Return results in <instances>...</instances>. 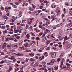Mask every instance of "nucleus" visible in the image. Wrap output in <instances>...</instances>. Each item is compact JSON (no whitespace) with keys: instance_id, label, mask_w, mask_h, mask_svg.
Masks as SVG:
<instances>
[{"instance_id":"obj_36","label":"nucleus","mask_w":72,"mask_h":72,"mask_svg":"<svg viewBox=\"0 0 72 72\" xmlns=\"http://www.w3.org/2000/svg\"><path fill=\"white\" fill-rule=\"evenodd\" d=\"M67 69H68V71H69L71 70V68L69 67H68L67 68Z\"/></svg>"},{"instance_id":"obj_54","label":"nucleus","mask_w":72,"mask_h":72,"mask_svg":"<svg viewBox=\"0 0 72 72\" xmlns=\"http://www.w3.org/2000/svg\"><path fill=\"white\" fill-rule=\"evenodd\" d=\"M20 25L21 26H25V24H20Z\"/></svg>"},{"instance_id":"obj_2","label":"nucleus","mask_w":72,"mask_h":72,"mask_svg":"<svg viewBox=\"0 0 72 72\" xmlns=\"http://www.w3.org/2000/svg\"><path fill=\"white\" fill-rule=\"evenodd\" d=\"M33 19L31 18H30L29 19H28V24H30L32 23V21H33V19Z\"/></svg>"},{"instance_id":"obj_22","label":"nucleus","mask_w":72,"mask_h":72,"mask_svg":"<svg viewBox=\"0 0 72 72\" xmlns=\"http://www.w3.org/2000/svg\"><path fill=\"white\" fill-rule=\"evenodd\" d=\"M58 39H59L60 41H62V40H63V39H62V37L61 36L58 37Z\"/></svg>"},{"instance_id":"obj_31","label":"nucleus","mask_w":72,"mask_h":72,"mask_svg":"<svg viewBox=\"0 0 72 72\" xmlns=\"http://www.w3.org/2000/svg\"><path fill=\"white\" fill-rule=\"evenodd\" d=\"M39 69L40 70H41V69L42 70V71H44V70H45V69L44 68H40Z\"/></svg>"},{"instance_id":"obj_38","label":"nucleus","mask_w":72,"mask_h":72,"mask_svg":"<svg viewBox=\"0 0 72 72\" xmlns=\"http://www.w3.org/2000/svg\"><path fill=\"white\" fill-rule=\"evenodd\" d=\"M30 60L31 61H32V62H33V61H35V60L33 58H30Z\"/></svg>"},{"instance_id":"obj_5","label":"nucleus","mask_w":72,"mask_h":72,"mask_svg":"<svg viewBox=\"0 0 72 72\" xmlns=\"http://www.w3.org/2000/svg\"><path fill=\"white\" fill-rule=\"evenodd\" d=\"M56 55V53L54 52H52L51 53V56L52 57H53V58H55V57Z\"/></svg>"},{"instance_id":"obj_59","label":"nucleus","mask_w":72,"mask_h":72,"mask_svg":"<svg viewBox=\"0 0 72 72\" xmlns=\"http://www.w3.org/2000/svg\"><path fill=\"white\" fill-rule=\"evenodd\" d=\"M15 5H19V3L17 2H15Z\"/></svg>"},{"instance_id":"obj_33","label":"nucleus","mask_w":72,"mask_h":72,"mask_svg":"<svg viewBox=\"0 0 72 72\" xmlns=\"http://www.w3.org/2000/svg\"><path fill=\"white\" fill-rule=\"evenodd\" d=\"M6 47L7 48H10V47H11V46H10L9 44H8L6 45Z\"/></svg>"},{"instance_id":"obj_6","label":"nucleus","mask_w":72,"mask_h":72,"mask_svg":"<svg viewBox=\"0 0 72 72\" xmlns=\"http://www.w3.org/2000/svg\"><path fill=\"white\" fill-rule=\"evenodd\" d=\"M30 34H27L26 36V39L29 40L30 39Z\"/></svg>"},{"instance_id":"obj_11","label":"nucleus","mask_w":72,"mask_h":72,"mask_svg":"<svg viewBox=\"0 0 72 72\" xmlns=\"http://www.w3.org/2000/svg\"><path fill=\"white\" fill-rule=\"evenodd\" d=\"M72 26V23H70V24H68L67 25V27H71V26Z\"/></svg>"},{"instance_id":"obj_12","label":"nucleus","mask_w":72,"mask_h":72,"mask_svg":"<svg viewBox=\"0 0 72 72\" xmlns=\"http://www.w3.org/2000/svg\"><path fill=\"white\" fill-rule=\"evenodd\" d=\"M55 17H56L55 15H54L51 17V18H53V21H54V20H55V19H56V18Z\"/></svg>"},{"instance_id":"obj_53","label":"nucleus","mask_w":72,"mask_h":72,"mask_svg":"<svg viewBox=\"0 0 72 72\" xmlns=\"http://www.w3.org/2000/svg\"><path fill=\"white\" fill-rule=\"evenodd\" d=\"M67 68V66H64L62 68V69H64V68Z\"/></svg>"},{"instance_id":"obj_58","label":"nucleus","mask_w":72,"mask_h":72,"mask_svg":"<svg viewBox=\"0 0 72 72\" xmlns=\"http://www.w3.org/2000/svg\"><path fill=\"white\" fill-rule=\"evenodd\" d=\"M42 60V58L40 57L39 59V60Z\"/></svg>"},{"instance_id":"obj_49","label":"nucleus","mask_w":72,"mask_h":72,"mask_svg":"<svg viewBox=\"0 0 72 72\" xmlns=\"http://www.w3.org/2000/svg\"><path fill=\"white\" fill-rule=\"evenodd\" d=\"M16 39H19L20 38V36H17L16 37Z\"/></svg>"},{"instance_id":"obj_39","label":"nucleus","mask_w":72,"mask_h":72,"mask_svg":"<svg viewBox=\"0 0 72 72\" xmlns=\"http://www.w3.org/2000/svg\"><path fill=\"white\" fill-rule=\"evenodd\" d=\"M14 38H10L9 39L10 40H14Z\"/></svg>"},{"instance_id":"obj_13","label":"nucleus","mask_w":72,"mask_h":72,"mask_svg":"<svg viewBox=\"0 0 72 72\" xmlns=\"http://www.w3.org/2000/svg\"><path fill=\"white\" fill-rule=\"evenodd\" d=\"M14 31L15 33H18L19 32V30L17 29V28H15L14 29Z\"/></svg>"},{"instance_id":"obj_15","label":"nucleus","mask_w":72,"mask_h":72,"mask_svg":"<svg viewBox=\"0 0 72 72\" xmlns=\"http://www.w3.org/2000/svg\"><path fill=\"white\" fill-rule=\"evenodd\" d=\"M62 23L58 24L56 26V27H60V26H62Z\"/></svg>"},{"instance_id":"obj_57","label":"nucleus","mask_w":72,"mask_h":72,"mask_svg":"<svg viewBox=\"0 0 72 72\" xmlns=\"http://www.w3.org/2000/svg\"><path fill=\"white\" fill-rule=\"evenodd\" d=\"M62 17L63 18V17H65V15L62 14Z\"/></svg>"},{"instance_id":"obj_30","label":"nucleus","mask_w":72,"mask_h":72,"mask_svg":"<svg viewBox=\"0 0 72 72\" xmlns=\"http://www.w3.org/2000/svg\"><path fill=\"white\" fill-rule=\"evenodd\" d=\"M28 60H29V58H26V62L27 63L28 62Z\"/></svg>"},{"instance_id":"obj_43","label":"nucleus","mask_w":72,"mask_h":72,"mask_svg":"<svg viewBox=\"0 0 72 72\" xmlns=\"http://www.w3.org/2000/svg\"><path fill=\"white\" fill-rule=\"evenodd\" d=\"M1 55H5V53H4V52H1Z\"/></svg>"},{"instance_id":"obj_55","label":"nucleus","mask_w":72,"mask_h":72,"mask_svg":"<svg viewBox=\"0 0 72 72\" xmlns=\"http://www.w3.org/2000/svg\"><path fill=\"white\" fill-rule=\"evenodd\" d=\"M6 63H9V61L8 60H5Z\"/></svg>"},{"instance_id":"obj_17","label":"nucleus","mask_w":72,"mask_h":72,"mask_svg":"<svg viewBox=\"0 0 72 72\" xmlns=\"http://www.w3.org/2000/svg\"><path fill=\"white\" fill-rule=\"evenodd\" d=\"M30 10V11H32V12L35 10V8H31L29 9Z\"/></svg>"},{"instance_id":"obj_8","label":"nucleus","mask_w":72,"mask_h":72,"mask_svg":"<svg viewBox=\"0 0 72 72\" xmlns=\"http://www.w3.org/2000/svg\"><path fill=\"white\" fill-rule=\"evenodd\" d=\"M40 47L41 48L40 50H44V49L45 48V46L42 45H40Z\"/></svg>"},{"instance_id":"obj_50","label":"nucleus","mask_w":72,"mask_h":72,"mask_svg":"<svg viewBox=\"0 0 72 72\" xmlns=\"http://www.w3.org/2000/svg\"><path fill=\"white\" fill-rule=\"evenodd\" d=\"M66 65H67L68 66H69V67H70V66H71V65L68 63H66Z\"/></svg>"},{"instance_id":"obj_35","label":"nucleus","mask_w":72,"mask_h":72,"mask_svg":"<svg viewBox=\"0 0 72 72\" xmlns=\"http://www.w3.org/2000/svg\"><path fill=\"white\" fill-rule=\"evenodd\" d=\"M21 26H17V28H18V29H21Z\"/></svg>"},{"instance_id":"obj_40","label":"nucleus","mask_w":72,"mask_h":72,"mask_svg":"<svg viewBox=\"0 0 72 72\" xmlns=\"http://www.w3.org/2000/svg\"><path fill=\"white\" fill-rule=\"evenodd\" d=\"M1 10H4V7L2 6L1 7Z\"/></svg>"},{"instance_id":"obj_10","label":"nucleus","mask_w":72,"mask_h":72,"mask_svg":"<svg viewBox=\"0 0 72 72\" xmlns=\"http://www.w3.org/2000/svg\"><path fill=\"white\" fill-rule=\"evenodd\" d=\"M23 42L22 41H21L19 42V46H22V44H23Z\"/></svg>"},{"instance_id":"obj_60","label":"nucleus","mask_w":72,"mask_h":72,"mask_svg":"<svg viewBox=\"0 0 72 72\" xmlns=\"http://www.w3.org/2000/svg\"><path fill=\"white\" fill-rule=\"evenodd\" d=\"M4 52H7V49H4Z\"/></svg>"},{"instance_id":"obj_63","label":"nucleus","mask_w":72,"mask_h":72,"mask_svg":"<svg viewBox=\"0 0 72 72\" xmlns=\"http://www.w3.org/2000/svg\"><path fill=\"white\" fill-rule=\"evenodd\" d=\"M45 34H43L42 35V37L43 38L44 37H45Z\"/></svg>"},{"instance_id":"obj_46","label":"nucleus","mask_w":72,"mask_h":72,"mask_svg":"<svg viewBox=\"0 0 72 72\" xmlns=\"http://www.w3.org/2000/svg\"><path fill=\"white\" fill-rule=\"evenodd\" d=\"M32 6L33 7V8H34V9H35V8H36V6H35V5H34V4H32Z\"/></svg>"},{"instance_id":"obj_56","label":"nucleus","mask_w":72,"mask_h":72,"mask_svg":"<svg viewBox=\"0 0 72 72\" xmlns=\"http://www.w3.org/2000/svg\"><path fill=\"white\" fill-rule=\"evenodd\" d=\"M48 71H51V69L50 68H48Z\"/></svg>"},{"instance_id":"obj_45","label":"nucleus","mask_w":72,"mask_h":72,"mask_svg":"<svg viewBox=\"0 0 72 72\" xmlns=\"http://www.w3.org/2000/svg\"><path fill=\"white\" fill-rule=\"evenodd\" d=\"M51 37L53 38V40H55V37H54L53 35H51Z\"/></svg>"},{"instance_id":"obj_20","label":"nucleus","mask_w":72,"mask_h":72,"mask_svg":"<svg viewBox=\"0 0 72 72\" xmlns=\"http://www.w3.org/2000/svg\"><path fill=\"white\" fill-rule=\"evenodd\" d=\"M60 60H61V59L60 58H57V61L58 62V63H59Z\"/></svg>"},{"instance_id":"obj_28","label":"nucleus","mask_w":72,"mask_h":72,"mask_svg":"<svg viewBox=\"0 0 72 72\" xmlns=\"http://www.w3.org/2000/svg\"><path fill=\"white\" fill-rule=\"evenodd\" d=\"M35 39L36 40H40V39H41L39 37H36Z\"/></svg>"},{"instance_id":"obj_19","label":"nucleus","mask_w":72,"mask_h":72,"mask_svg":"<svg viewBox=\"0 0 72 72\" xmlns=\"http://www.w3.org/2000/svg\"><path fill=\"white\" fill-rule=\"evenodd\" d=\"M15 72H17V71H18V70L19 69V68H15Z\"/></svg>"},{"instance_id":"obj_25","label":"nucleus","mask_w":72,"mask_h":72,"mask_svg":"<svg viewBox=\"0 0 72 72\" xmlns=\"http://www.w3.org/2000/svg\"><path fill=\"white\" fill-rule=\"evenodd\" d=\"M28 43H25L24 44V46H25L26 48H27V47H28L27 46L28 45Z\"/></svg>"},{"instance_id":"obj_48","label":"nucleus","mask_w":72,"mask_h":72,"mask_svg":"<svg viewBox=\"0 0 72 72\" xmlns=\"http://www.w3.org/2000/svg\"><path fill=\"white\" fill-rule=\"evenodd\" d=\"M36 32H40V30H37L36 31Z\"/></svg>"},{"instance_id":"obj_16","label":"nucleus","mask_w":72,"mask_h":72,"mask_svg":"<svg viewBox=\"0 0 72 72\" xmlns=\"http://www.w3.org/2000/svg\"><path fill=\"white\" fill-rule=\"evenodd\" d=\"M68 39H69V38H67V36H66L65 37L64 40L65 41H66V40H68Z\"/></svg>"},{"instance_id":"obj_64","label":"nucleus","mask_w":72,"mask_h":72,"mask_svg":"<svg viewBox=\"0 0 72 72\" xmlns=\"http://www.w3.org/2000/svg\"><path fill=\"white\" fill-rule=\"evenodd\" d=\"M69 13L71 15H72V11L70 12Z\"/></svg>"},{"instance_id":"obj_51","label":"nucleus","mask_w":72,"mask_h":72,"mask_svg":"<svg viewBox=\"0 0 72 72\" xmlns=\"http://www.w3.org/2000/svg\"><path fill=\"white\" fill-rule=\"evenodd\" d=\"M10 38H6V40L7 41H9V40H10Z\"/></svg>"},{"instance_id":"obj_14","label":"nucleus","mask_w":72,"mask_h":72,"mask_svg":"<svg viewBox=\"0 0 72 72\" xmlns=\"http://www.w3.org/2000/svg\"><path fill=\"white\" fill-rule=\"evenodd\" d=\"M51 7H52V8H56V5L51 4Z\"/></svg>"},{"instance_id":"obj_52","label":"nucleus","mask_w":72,"mask_h":72,"mask_svg":"<svg viewBox=\"0 0 72 72\" xmlns=\"http://www.w3.org/2000/svg\"><path fill=\"white\" fill-rule=\"evenodd\" d=\"M47 65H51V62L47 63Z\"/></svg>"},{"instance_id":"obj_4","label":"nucleus","mask_w":72,"mask_h":72,"mask_svg":"<svg viewBox=\"0 0 72 72\" xmlns=\"http://www.w3.org/2000/svg\"><path fill=\"white\" fill-rule=\"evenodd\" d=\"M9 69L6 72H10L12 70V66H10L9 67Z\"/></svg>"},{"instance_id":"obj_37","label":"nucleus","mask_w":72,"mask_h":72,"mask_svg":"<svg viewBox=\"0 0 72 72\" xmlns=\"http://www.w3.org/2000/svg\"><path fill=\"white\" fill-rule=\"evenodd\" d=\"M5 26H2L1 28V29H5Z\"/></svg>"},{"instance_id":"obj_34","label":"nucleus","mask_w":72,"mask_h":72,"mask_svg":"<svg viewBox=\"0 0 72 72\" xmlns=\"http://www.w3.org/2000/svg\"><path fill=\"white\" fill-rule=\"evenodd\" d=\"M45 40L44 39H42V42H45Z\"/></svg>"},{"instance_id":"obj_29","label":"nucleus","mask_w":72,"mask_h":72,"mask_svg":"<svg viewBox=\"0 0 72 72\" xmlns=\"http://www.w3.org/2000/svg\"><path fill=\"white\" fill-rule=\"evenodd\" d=\"M58 69V67H54V69L55 70V71H57Z\"/></svg>"},{"instance_id":"obj_26","label":"nucleus","mask_w":72,"mask_h":72,"mask_svg":"<svg viewBox=\"0 0 72 72\" xmlns=\"http://www.w3.org/2000/svg\"><path fill=\"white\" fill-rule=\"evenodd\" d=\"M18 55H19V56H20V57H22L23 56V55L20 53H18Z\"/></svg>"},{"instance_id":"obj_21","label":"nucleus","mask_w":72,"mask_h":72,"mask_svg":"<svg viewBox=\"0 0 72 72\" xmlns=\"http://www.w3.org/2000/svg\"><path fill=\"white\" fill-rule=\"evenodd\" d=\"M37 66H38V64L37 63H36L35 64H34V67H37Z\"/></svg>"},{"instance_id":"obj_18","label":"nucleus","mask_w":72,"mask_h":72,"mask_svg":"<svg viewBox=\"0 0 72 72\" xmlns=\"http://www.w3.org/2000/svg\"><path fill=\"white\" fill-rule=\"evenodd\" d=\"M67 48L68 49V48H70L71 47V44H68L67 46Z\"/></svg>"},{"instance_id":"obj_9","label":"nucleus","mask_w":72,"mask_h":72,"mask_svg":"<svg viewBox=\"0 0 72 72\" xmlns=\"http://www.w3.org/2000/svg\"><path fill=\"white\" fill-rule=\"evenodd\" d=\"M8 59H11V60H13V59H14V60H15V59L14 58V57L11 56V57H8Z\"/></svg>"},{"instance_id":"obj_47","label":"nucleus","mask_w":72,"mask_h":72,"mask_svg":"<svg viewBox=\"0 0 72 72\" xmlns=\"http://www.w3.org/2000/svg\"><path fill=\"white\" fill-rule=\"evenodd\" d=\"M13 8H17V6L15 5H14L13 6Z\"/></svg>"},{"instance_id":"obj_24","label":"nucleus","mask_w":72,"mask_h":72,"mask_svg":"<svg viewBox=\"0 0 72 72\" xmlns=\"http://www.w3.org/2000/svg\"><path fill=\"white\" fill-rule=\"evenodd\" d=\"M51 42V40H47V44H49Z\"/></svg>"},{"instance_id":"obj_7","label":"nucleus","mask_w":72,"mask_h":72,"mask_svg":"<svg viewBox=\"0 0 72 72\" xmlns=\"http://www.w3.org/2000/svg\"><path fill=\"white\" fill-rule=\"evenodd\" d=\"M55 61V59H52L51 61V62H50L51 64V65H53L54 63V62Z\"/></svg>"},{"instance_id":"obj_32","label":"nucleus","mask_w":72,"mask_h":72,"mask_svg":"<svg viewBox=\"0 0 72 72\" xmlns=\"http://www.w3.org/2000/svg\"><path fill=\"white\" fill-rule=\"evenodd\" d=\"M28 27H29V26H28V25L27 24H26V29H27V28H28V29H29V28H28Z\"/></svg>"},{"instance_id":"obj_61","label":"nucleus","mask_w":72,"mask_h":72,"mask_svg":"<svg viewBox=\"0 0 72 72\" xmlns=\"http://www.w3.org/2000/svg\"><path fill=\"white\" fill-rule=\"evenodd\" d=\"M6 26L7 28H8V27H9V25H6Z\"/></svg>"},{"instance_id":"obj_41","label":"nucleus","mask_w":72,"mask_h":72,"mask_svg":"<svg viewBox=\"0 0 72 72\" xmlns=\"http://www.w3.org/2000/svg\"><path fill=\"white\" fill-rule=\"evenodd\" d=\"M12 17L14 18V19H16L17 18V17H15L14 16H13Z\"/></svg>"},{"instance_id":"obj_27","label":"nucleus","mask_w":72,"mask_h":72,"mask_svg":"<svg viewBox=\"0 0 72 72\" xmlns=\"http://www.w3.org/2000/svg\"><path fill=\"white\" fill-rule=\"evenodd\" d=\"M47 52H45V53H44V55H45V57H47V56H48V55L47 54Z\"/></svg>"},{"instance_id":"obj_62","label":"nucleus","mask_w":72,"mask_h":72,"mask_svg":"<svg viewBox=\"0 0 72 72\" xmlns=\"http://www.w3.org/2000/svg\"><path fill=\"white\" fill-rule=\"evenodd\" d=\"M44 19L45 21H49V19L47 18H44Z\"/></svg>"},{"instance_id":"obj_1","label":"nucleus","mask_w":72,"mask_h":72,"mask_svg":"<svg viewBox=\"0 0 72 72\" xmlns=\"http://www.w3.org/2000/svg\"><path fill=\"white\" fill-rule=\"evenodd\" d=\"M5 11H6V13H9V10L11 9V7H8V6H6L5 7Z\"/></svg>"},{"instance_id":"obj_42","label":"nucleus","mask_w":72,"mask_h":72,"mask_svg":"<svg viewBox=\"0 0 72 72\" xmlns=\"http://www.w3.org/2000/svg\"><path fill=\"white\" fill-rule=\"evenodd\" d=\"M46 30L47 31V32H50V30H48V29H46Z\"/></svg>"},{"instance_id":"obj_3","label":"nucleus","mask_w":72,"mask_h":72,"mask_svg":"<svg viewBox=\"0 0 72 72\" xmlns=\"http://www.w3.org/2000/svg\"><path fill=\"white\" fill-rule=\"evenodd\" d=\"M60 8L59 7H58L57 8V10L55 11L57 13V14L58 15L59 14V13H60Z\"/></svg>"},{"instance_id":"obj_44","label":"nucleus","mask_w":72,"mask_h":72,"mask_svg":"<svg viewBox=\"0 0 72 72\" xmlns=\"http://www.w3.org/2000/svg\"><path fill=\"white\" fill-rule=\"evenodd\" d=\"M43 33H42V32H41L40 33H39V35L40 36H41V35H42Z\"/></svg>"},{"instance_id":"obj_23","label":"nucleus","mask_w":72,"mask_h":72,"mask_svg":"<svg viewBox=\"0 0 72 72\" xmlns=\"http://www.w3.org/2000/svg\"><path fill=\"white\" fill-rule=\"evenodd\" d=\"M46 49L47 50H50V47L49 46L46 47Z\"/></svg>"}]
</instances>
